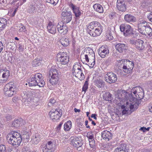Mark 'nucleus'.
<instances>
[{
	"mask_svg": "<svg viewBox=\"0 0 152 152\" xmlns=\"http://www.w3.org/2000/svg\"><path fill=\"white\" fill-rule=\"evenodd\" d=\"M128 95H130L129 94L127 93L125 91L123 90H118L115 95V100L118 102H121L123 100L128 99Z\"/></svg>",
	"mask_w": 152,
	"mask_h": 152,
	"instance_id": "423d86ee",
	"label": "nucleus"
},
{
	"mask_svg": "<svg viewBox=\"0 0 152 152\" xmlns=\"http://www.w3.org/2000/svg\"><path fill=\"white\" fill-rule=\"evenodd\" d=\"M49 149H50L52 152L53 150V142L51 141L48 142L45 145Z\"/></svg>",
	"mask_w": 152,
	"mask_h": 152,
	"instance_id": "3c124183",
	"label": "nucleus"
},
{
	"mask_svg": "<svg viewBox=\"0 0 152 152\" xmlns=\"http://www.w3.org/2000/svg\"><path fill=\"white\" fill-rule=\"evenodd\" d=\"M72 126V122L70 121H67L64 125V129L66 131H68Z\"/></svg>",
	"mask_w": 152,
	"mask_h": 152,
	"instance_id": "58836bf2",
	"label": "nucleus"
},
{
	"mask_svg": "<svg viewBox=\"0 0 152 152\" xmlns=\"http://www.w3.org/2000/svg\"><path fill=\"white\" fill-rule=\"evenodd\" d=\"M88 82L86 81L85 82L84 85L82 88V91H84L85 93L88 88Z\"/></svg>",
	"mask_w": 152,
	"mask_h": 152,
	"instance_id": "5fc2aeb1",
	"label": "nucleus"
},
{
	"mask_svg": "<svg viewBox=\"0 0 152 152\" xmlns=\"http://www.w3.org/2000/svg\"><path fill=\"white\" fill-rule=\"evenodd\" d=\"M20 134L16 132L9 133L7 136V140L8 142L13 145H19L22 140Z\"/></svg>",
	"mask_w": 152,
	"mask_h": 152,
	"instance_id": "f03ea898",
	"label": "nucleus"
},
{
	"mask_svg": "<svg viewBox=\"0 0 152 152\" xmlns=\"http://www.w3.org/2000/svg\"><path fill=\"white\" fill-rule=\"evenodd\" d=\"M3 45L1 42L0 41V53L1 52L3 49Z\"/></svg>",
	"mask_w": 152,
	"mask_h": 152,
	"instance_id": "e2e57ef3",
	"label": "nucleus"
},
{
	"mask_svg": "<svg viewBox=\"0 0 152 152\" xmlns=\"http://www.w3.org/2000/svg\"><path fill=\"white\" fill-rule=\"evenodd\" d=\"M12 118V115H6L3 118V119L5 122H7L11 120Z\"/></svg>",
	"mask_w": 152,
	"mask_h": 152,
	"instance_id": "09e8293b",
	"label": "nucleus"
},
{
	"mask_svg": "<svg viewBox=\"0 0 152 152\" xmlns=\"http://www.w3.org/2000/svg\"><path fill=\"white\" fill-rule=\"evenodd\" d=\"M56 102V101L54 99H51L49 100V103L51 104H53L55 103Z\"/></svg>",
	"mask_w": 152,
	"mask_h": 152,
	"instance_id": "680f3d73",
	"label": "nucleus"
},
{
	"mask_svg": "<svg viewBox=\"0 0 152 152\" xmlns=\"http://www.w3.org/2000/svg\"><path fill=\"white\" fill-rule=\"evenodd\" d=\"M124 19L126 21L128 22H135L136 20L134 16L128 14H126L125 15Z\"/></svg>",
	"mask_w": 152,
	"mask_h": 152,
	"instance_id": "2f4dec72",
	"label": "nucleus"
},
{
	"mask_svg": "<svg viewBox=\"0 0 152 152\" xmlns=\"http://www.w3.org/2000/svg\"><path fill=\"white\" fill-rule=\"evenodd\" d=\"M9 45L10 46H12L10 47V48L11 49H14V48H13V47L15 46V44L14 43L10 42L9 43H8V45Z\"/></svg>",
	"mask_w": 152,
	"mask_h": 152,
	"instance_id": "052dcab7",
	"label": "nucleus"
},
{
	"mask_svg": "<svg viewBox=\"0 0 152 152\" xmlns=\"http://www.w3.org/2000/svg\"><path fill=\"white\" fill-rule=\"evenodd\" d=\"M105 79L107 82L112 83L115 82L117 79V77L115 74L111 72L107 73L105 75Z\"/></svg>",
	"mask_w": 152,
	"mask_h": 152,
	"instance_id": "9d476101",
	"label": "nucleus"
},
{
	"mask_svg": "<svg viewBox=\"0 0 152 152\" xmlns=\"http://www.w3.org/2000/svg\"><path fill=\"white\" fill-rule=\"evenodd\" d=\"M93 7L96 11L99 13H102L103 12V8L99 4H95L94 5Z\"/></svg>",
	"mask_w": 152,
	"mask_h": 152,
	"instance_id": "f704fd0d",
	"label": "nucleus"
},
{
	"mask_svg": "<svg viewBox=\"0 0 152 152\" xmlns=\"http://www.w3.org/2000/svg\"><path fill=\"white\" fill-rule=\"evenodd\" d=\"M130 44L134 45L136 48L139 50H143L145 48L144 42L140 39H131L129 41Z\"/></svg>",
	"mask_w": 152,
	"mask_h": 152,
	"instance_id": "9b49d317",
	"label": "nucleus"
},
{
	"mask_svg": "<svg viewBox=\"0 0 152 152\" xmlns=\"http://www.w3.org/2000/svg\"><path fill=\"white\" fill-rule=\"evenodd\" d=\"M0 152H6V147L4 145H0Z\"/></svg>",
	"mask_w": 152,
	"mask_h": 152,
	"instance_id": "6e6d98bb",
	"label": "nucleus"
},
{
	"mask_svg": "<svg viewBox=\"0 0 152 152\" xmlns=\"http://www.w3.org/2000/svg\"><path fill=\"white\" fill-rule=\"evenodd\" d=\"M131 96L132 98V102L134 103L137 102L138 104L139 102L138 100H141L143 99L144 95V91L142 88L139 86H137L132 88L131 91ZM131 102V100L130 99Z\"/></svg>",
	"mask_w": 152,
	"mask_h": 152,
	"instance_id": "f257e3e1",
	"label": "nucleus"
},
{
	"mask_svg": "<svg viewBox=\"0 0 152 152\" xmlns=\"http://www.w3.org/2000/svg\"><path fill=\"white\" fill-rule=\"evenodd\" d=\"M112 134L109 131L104 130L102 133V137L103 139L109 141L111 138Z\"/></svg>",
	"mask_w": 152,
	"mask_h": 152,
	"instance_id": "c85d7f7f",
	"label": "nucleus"
},
{
	"mask_svg": "<svg viewBox=\"0 0 152 152\" xmlns=\"http://www.w3.org/2000/svg\"><path fill=\"white\" fill-rule=\"evenodd\" d=\"M83 54H85L86 61H89V58H94L95 54L93 50L90 48H86L84 50Z\"/></svg>",
	"mask_w": 152,
	"mask_h": 152,
	"instance_id": "ddd939ff",
	"label": "nucleus"
},
{
	"mask_svg": "<svg viewBox=\"0 0 152 152\" xmlns=\"http://www.w3.org/2000/svg\"><path fill=\"white\" fill-rule=\"evenodd\" d=\"M140 130L142 131L143 132L146 131V128L144 127H141L140 129Z\"/></svg>",
	"mask_w": 152,
	"mask_h": 152,
	"instance_id": "69168bd1",
	"label": "nucleus"
},
{
	"mask_svg": "<svg viewBox=\"0 0 152 152\" xmlns=\"http://www.w3.org/2000/svg\"><path fill=\"white\" fill-rule=\"evenodd\" d=\"M60 42L61 44L64 47H66L69 44V41L66 38H62L61 39Z\"/></svg>",
	"mask_w": 152,
	"mask_h": 152,
	"instance_id": "79ce46f5",
	"label": "nucleus"
},
{
	"mask_svg": "<svg viewBox=\"0 0 152 152\" xmlns=\"http://www.w3.org/2000/svg\"><path fill=\"white\" fill-rule=\"evenodd\" d=\"M57 27L58 32L61 34L64 35L68 31V27L65 24H64V22L62 21L58 22Z\"/></svg>",
	"mask_w": 152,
	"mask_h": 152,
	"instance_id": "4468645a",
	"label": "nucleus"
},
{
	"mask_svg": "<svg viewBox=\"0 0 152 152\" xmlns=\"http://www.w3.org/2000/svg\"><path fill=\"white\" fill-rule=\"evenodd\" d=\"M30 95L28 92H23V93L21 95L22 101L23 102H26V101L29 98Z\"/></svg>",
	"mask_w": 152,
	"mask_h": 152,
	"instance_id": "ea45409f",
	"label": "nucleus"
},
{
	"mask_svg": "<svg viewBox=\"0 0 152 152\" xmlns=\"http://www.w3.org/2000/svg\"><path fill=\"white\" fill-rule=\"evenodd\" d=\"M102 28L99 29L97 28L92 30L87 29V31L91 36L95 37L100 35L102 32Z\"/></svg>",
	"mask_w": 152,
	"mask_h": 152,
	"instance_id": "4be33fe9",
	"label": "nucleus"
},
{
	"mask_svg": "<svg viewBox=\"0 0 152 152\" xmlns=\"http://www.w3.org/2000/svg\"><path fill=\"white\" fill-rule=\"evenodd\" d=\"M49 115L53 121H57L61 116L62 110L60 109H52L49 112Z\"/></svg>",
	"mask_w": 152,
	"mask_h": 152,
	"instance_id": "6e6552de",
	"label": "nucleus"
},
{
	"mask_svg": "<svg viewBox=\"0 0 152 152\" xmlns=\"http://www.w3.org/2000/svg\"><path fill=\"white\" fill-rule=\"evenodd\" d=\"M59 0H46L47 3L55 5L58 3Z\"/></svg>",
	"mask_w": 152,
	"mask_h": 152,
	"instance_id": "864d4df0",
	"label": "nucleus"
},
{
	"mask_svg": "<svg viewBox=\"0 0 152 152\" xmlns=\"http://www.w3.org/2000/svg\"><path fill=\"white\" fill-rule=\"evenodd\" d=\"M42 151L43 152H52L51 150L49 149L45 145L43 147Z\"/></svg>",
	"mask_w": 152,
	"mask_h": 152,
	"instance_id": "bf43d9fd",
	"label": "nucleus"
},
{
	"mask_svg": "<svg viewBox=\"0 0 152 152\" xmlns=\"http://www.w3.org/2000/svg\"><path fill=\"white\" fill-rule=\"evenodd\" d=\"M124 72L126 74L130 73L134 67V64L133 62L126 60L125 66H124Z\"/></svg>",
	"mask_w": 152,
	"mask_h": 152,
	"instance_id": "f3484780",
	"label": "nucleus"
},
{
	"mask_svg": "<svg viewBox=\"0 0 152 152\" xmlns=\"http://www.w3.org/2000/svg\"><path fill=\"white\" fill-rule=\"evenodd\" d=\"M40 135L36 133L32 136L31 142L32 143L37 144L40 140Z\"/></svg>",
	"mask_w": 152,
	"mask_h": 152,
	"instance_id": "7c9ffc66",
	"label": "nucleus"
},
{
	"mask_svg": "<svg viewBox=\"0 0 152 152\" xmlns=\"http://www.w3.org/2000/svg\"><path fill=\"white\" fill-rule=\"evenodd\" d=\"M102 28L101 25L97 21H94L91 22L88 27V29L92 30L93 29Z\"/></svg>",
	"mask_w": 152,
	"mask_h": 152,
	"instance_id": "393cba45",
	"label": "nucleus"
},
{
	"mask_svg": "<svg viewBox=\"0 0 152 152\" xmlns=\"http://www.w3.org/2000/svg\"><path fill=\"white\" fill-rule=\"evenodd\" d=\"M58 61L61 64L67 65L69 58L66 52H59L57 55Z\"/></svg>",
	"mask_w": 152,
	"mask_h": 152,
	"instance_id": "0eeeda50",
	"label": "nucleus"
},
{
	"mask_svg": "<svg viewBox=\"0 0 152 152\" xmlns=\"http://www.w3.org/2000/svg\"><path fill=\"white\" fill-rule=\"evenodd\" d=\"M73 74L74 75L79 78L80 80H83L85 78L84 75L83 73L82 69L77 70V71L73 72Z\"/></svg>",
	"mask_w": 152,
	"mask_h": 152,
	"instance_id": "cd10ccee",
	"label": "nucleus"
},
{
	"mask_svg": "<svg viewBox=\"0 0 152 152\" xmlns=\"http://www.w3.org/2000/svg\"><path fill=\"white\" fill-rule=\"evenodd\" d=\"M47 28L48 31L52 34H55L56 31V28L55 26L53 25L52 23L49 21L48 23Z\"/></svg>",
	"mask_w": 152,
	"mask_h": 152,
	"instance_id": "bb28decb",
	"label": "nucleus"
},
{
	"mask_svg": "<svg viewBox=\"0 0 152 152\" xmlns=\"http://www.w3.org/2000/svg\"><path fill=\"white\" fill-rule=\"evenodd\" d=\"M71 144L76 148L77 150L81 151L83 149V142L82 140L78 137H75L72 139L71 142Z\"/></svg>",
	"mask_w": 152,
	"mask_h": 152,
	"instance_id": "2eb2a0df",
	"label": "nucleus"
},
{
	"mask_svg": "<svg viewBox=\"0 0 152 152\" xmlns=\"http://www.w3.org/2000/svg\"><path fill=\"white\" fill-rule=\"evenodd\" d=\"M81 64L79 63H75L73 66L72 70L73 72L77 71V70H81Z\"/></svg>",
	"mask_w": 152,
	"mask_h": 152,
	"instance_id": "4c0bfd02",
	"label": "nucleus"
},
{
	"mask_svg": "<svg viewBox=\"0 0 152 152\" xmlns=\"http://www.w3.org/2000/svg\"><path fill=\"white\" fill-rule=\"evenodd\" d=\"M22 133V135H21L20 137L22 138V140H24V141L25 142H28L31 133L27 131H23Z\"/></svg>",
	"mask_w": 152,
	"mask_h": 152,
	"instance_id": "c756f323",
	"label": "nucleus"
},
{
	"mask_svg": "<svg viewBox=\"0 0 152 152\" xmlns=\"http://www.w3.org/2000/svg\"><path fill=\"white\" fill-rule=\"evenodd\" d=\"M148 18L150 21L152 22V15L148 16Z\"/></svg>",
	"mask_w": 152,
	"mask_h": 152,
	"instance_id": "774afa93",
	"label": "nucleus"
},
{
	"mask_svg": "<svg viewBox=\"0 0 152 152\" xmlns=\"http://www.w3.org/2000/svg\"><path fill=\"white\" fill-rule=\"evenodd\" d=\"M96 114H93L91 115V117L92 118H94V119L96 120L97 118L96 117Z\"/></svg>",
	"mask_w": 152,
	"mask_h": 152,
	"instance_id": "338daca9",
	"label": "nucleus"
},
{
	"mask_svg": "<svg viewBox=\"0 0 152 152\" xmlns=\"http://www.w3.org/2000/svg\"><path fill=\"white\" fill-rule=\"evenodd\" d=\"M26 123L25 121L21 118L15 120L12 122L11 126L12 127L18 128L22 125H25Z\"/></svg>",
	"mask_w": 152,
	"mask_h": 152,
	"instance_id": "5701e85b",
	"label": "nucleus"
},
{
	"mask_svg": "<svg viewBox=\"0 0 152 152\" xmlns=\"http://www.w3.org/2000/svg\"><path fill=\"white\" fill-rule=\"evenodd\" d=\"M28 84L30 86H38V84L37 80L34 78L32 75L28 80Z\"/></svg>",
	"mask_w": 152,
	"mask_h": 152,
	"instance_id": "473e14b6",
	"label": "nucleus"
},
{
	"mask_svg": "<svg viewBox=\"0 0 152 152\" xmlns=\"http://www.w3.org/2000/svg\"><path fill=\"white\" fill-rule=\"evenodd\" d=\"M103 98L107 101H111L112 99V95L109 92H107L103 95Z\"/></svg>",
	"mask_w": 152,
	"mask_h": 152,
	"instance_id": "37998d69",
	"label": "nucleus"
},
{
	"mask_svg": "<svg viewBox=\"0 0 152 152\" xmlns=\"http://www.w3.org/2000/svg\"><path fill=\"white\" fill-rule=\"evenodd\" d=\"M56 69L52 68L48 74L49 82L52 85H56L58 81V75L59 73Z\"/></svg>",
	"mask_w": 152,
	"mask_h": 152,
	"instance_id": "20e7f679",
	"label": "nucleus"
},
{
	"mask_svg": "<svg viewBox=\"0 0 152 152\" xmlns=\"http://www.w3.org/2000/svg\"><path fill=\"white\" fill-rule=\"evenodd\" d=\"M147 26V23L145 21H142L138 24V29L140 33L142 34L146 35V29Z\"/></svg>",
	"mask_w": 152,
	"mask_h": 152,
	"instance_id": "6ab92c4d",
	"label": "nucleus"
},
{
	"mask_svg": "<svg viewBox=\"0 0 152 152\" xmlns=\"http://www.w3.org/2000/svg\"><path fill=\"white\" fill-rule=\"evenodd\" d=\"M18 50L20 52H23V51L24 48V46L23 44H19L18 45Z\"/></svg>",
	"mask_w": 152,
	"mask_h": 152,
	"instance_id": "13d9d810",
	"label": "nucleus"
},
{
	"mask_svg": "<svg viewBox=\"0 0 152 152\" xmlns=\"http://www.w3.org/2000/svg\"><path fill=\"white\" fill-rule=\"evenodd\" d=\"M89 62V64L90 65V67L92 68L95 64V58H89V61H87Z\"/></svg>",
	"mask_w": 152,
	"mask_h": 152,
	"instance_id": "de8ad7c7",
	"label": "nucleus"
},
{
	"mask_svg": "<svg viewBox=\"0 0 152 152\" xmlns=\"http://www.w3.org/2000/svg\"><path fill=\"white\" fill-rule=\"evenodd\" d=\"M32 76L34 78L37 80L39 87H43L45 85V83L42 78V75L39 73H37L32 74Z\"/></svg>",
	"mask_w": 152,
	"mask_h": 152,
	"instance_id": "dca6fc26",
	"label": "nucleus"
},
{
	"mask_svg": "<svg viewBox=\"0 0 152 152\" xmlns=\"http://www.w3.org/2000/svg\"><path fill=\"white\" fill-rule=\"evenodd\" d=\"M21 26H22L20 27V26H19L20 29H19V31L20 32H25V31H26V28L24 26H23V25L22 23L20 24Z\"/></svg>",
	"mask_w": 152,
	"mask_h": 152,
	"instance_id": "4d7b16f0",
	"label": "nucleus"
},
{
	"mask_svg": "<svg viewBox=\"0 0 152 152\" xmlns=\"http://www.w3.org/2000/svg\"><path fill=\"white\" fill-rule=\"evenodd\" d=\"M41 64V63L39 60L37 59L34 60L32 63V65L33 67L37 66L40 65Z\"/></svg>",
	"mask_w": 152,
	"mask_h": 152,
	"instance_id": "a18cd8bd",
	"label": "nucleus"
},
{
	"mask_svg": "<svg viewBox=\"0 0 152 152\" xmlns=\"http://www.w3.org/2000/svg\"><path fill=\"white\" fill-rule=\"evenodd\" d=\"M126 7L124 0H117V7L119 11L122 12H125L126 10Z\"/></svg>",
	"mask_w": 152,
	"mask_h": 152,
	"instance_id": "aec40b11",
	"label": "nucleus"
},
{
	"mask_svg": "<svg viewBox=\"0 0 152 152\" xmlns=\"http://www.w3.org/2000/svg\"><path fill=\"white\" fill-rule=\"evenodd\" d=\"M114 33L113 31L111 32V31L110 30L107 31L106 33V36L109 40H112L113 39V35Z\"/></svg>",
	"mask_w": 152,
	"mask_h": 152,
	"instance_id": "c03bdc74",
	"label": "nucleus"
},
{
	"mask_svg": "<svg viewBox=\"0 0 152 152\" xmlns=\"http://www.w3.org/2000/svg\"><path fill=\"white\" fill-rule=\"evenodd\" d=\"M95 85L99 88L104 87L105 84L104 83L102 80H97L95 82Z\"/></svg>",
	"mask_w": 152,
	"mask_h": 152,
	"instance_id": "a19ab883",
	"label": "nucleus"
},
{
	"mask_svg": "<svg viewBox=\"0 0 152 152\" xmlns=\"http://www.w3.org/2000/svg\"><path fill=\"white\" fill-rule=\"evenodd\" d=\"M98 53L101 57L104 58L106 55L109 54V50L106 46H103L99 48Z\"/></svg>",
	"mask_w": 152,
	"mask_h": 152,
	"instance_id": "a211bd4d",
	"label": "nucleus"
},
{
	"mask_svg": "<svg viewBox=\"0 0 152 152\" xmlns=\"http://www.w3.org/2000/svg\"><path fill=\"white\" fill-rule=\"evenodd\" d=\"M125 45L124 44L118 43L115 45V48L118 52L122 53L125 48Z\"/></svg>",
	"mask_w": 152,
	"mask_h": 152,
	"instance_id": "72a5a7b5",
	"label": "nucleus"
},
{
	"mask_svg": "<svg viewBox=\"0 0 152 152\" xmlns=\"http://www.w3.org/2000/svg\"><path fill=\"white\" fill-rule=\"evenodd\" d=\"M86 136L88 138L89 145L91 148H93L95 147V141L94 139V135L92 132H88Z\"/></svg>",
	"mask_w": 152,
	"mask_h": 152,
	"instance_id": "412c9836",
	"label": "nucleus"
},
{
	"mask_svg": "<svg viewBox=\"0 0 152 152\" xmlns=\"http://www.w3.org/2000/svg\"><path fill=\"white\" fill-rule=\"evenodd\" d=\"M63 123L62 122H61L58 126L57 127V129L58 130H59L60 129L61 126L62 125Z\"/></svg>",
	"mask_w": 152,
	"mask_h": 152,
	"instance_id": "0e129e2a",
	"label": "nucleus"
},
{
	"mask_svg": "<svg viewBox=\"0 0 152 152\" xmlns=\"http://www.w3.org/2000/svg\"><path fill=\"white\" fill-rule=\"evenodd\" d=\"M4 94L7 97H10L15 94L16 92L14 87L10 83L6 85L4 88Z\"/></svg>",
	"mask_w": 152,
	"mask_h": 152,
	"instance_id": "1a4fd4ad",
	"label": "nucleus"
},
{
	"mask_svg": "<svg viewBox=\"0 0 152 152\" xmlns=\"http://www.w3.org/2000/svg\"><path fill=\"white\" fill-rule=\"evenodd\" d=\"M69 6V7L72 9L76 17H78L80 15L81 12L78 7L72 3L70 4Z\"/></svg>",
	"mask_w": 152,
	"mask_h": 152,
	"instance_id": "a878e982",
	"label": "nucleus"
},
{
	"mask_svg": "<svg viewBox=\"0 0 152 152\" xmlns=\"http://www.w3.org/2000/svg\"><path fill=\"white\" fill-rule=\"evenodd\" d=\"M126 105L125 106L124 105L121 106V108L124 109L122 113V114H128L130 111L132 112L134 111L138 107V104L137 102L134 103L131 102L129 103L127 101H126Z\"/></svg>",
	"mask_w": 152,
	"mask_h": 152,
	"instance_id": "7ed1b4c3",
	"label": "nucleus"
},
{
	"mask_svg": "<svg viewBox=\"0 0 152 152\" xmlns=\"http://www.w3.org/2000/svg\"><path fill=\"white\" fill-rule=\"evenodd\" d=\"M120 28L121 31L123 32L125 37H132L134 33L133 28L129 25L123 24L121 25Z\"/></svg>",
	"mask_w": 152,
	"mask_h": 152,
	"instance_id": "39448f33",
	"label": "nucleus"
},
{
	"mask_svg": "<svg viewBox=\"0 0 152 152\" xmlns=\"http://www.w3.org/2000/svg\"><path fill=\"white\" fill-rule=\"evenodd\" d=\"M49 149H50L52 152L53 150V142L51 141L48 142L45 145Z\"/></svg>",
	"mask_w": 152,
	"mask_h": 152,
	"instance_id": "8fccbe9b",
	"label": "nucleus"
},
{
	"mask_svg": "<svg viewBox=\"0 0 152 152\" xmlns=\"http://www.w3.org/2000/svg\"><path fill=\"white\" fill-rule=\"evenodd\" d=\"M126 60L124 59L121 60H119L118 62V66L119 69L120 70H123L124 72V66H125Z\"/></svg>",
	"mask_w": 152,
	"mask_h": 152,
	"instance_id": "e433bc0d",
	"label": "nucleus"
},
{
	"mask_svg": "<svg viewBox=\"0 0 152 152\" xmlns=\"http://www.w3.org/2000/svg\"><path fill=\"white\" fill-rule=\"evenodd\" d=\"M62 18L63 19L64 22L68 23L72 19V13L70 11L64 10L61 13Z\"/></svg>",
	"mask_w": 152,
	"mask_h": 152,
	"instance_id": "f8f14e48",
	"label": "nucleus"
},
{
	"mask_svg": "<svg viewBox=\"0 0 152 152\" xmlns=\"http://www.w3.org/2000/svg\"><path fill=\"white\" fill-rule=\"evenodd\" d=\"M129 145L125 144H121L120 147L116 148L114 152H128Z\"/></svg>",
	"mask_w": 152,
	"mask_h": 152,
	"instance_id": "b1692460",
	"label": "nucleus"
},
{
	"mask_svg": "<svg viewBox=\"0 0 152 152\" xmlns=\"http://www.w3.org/2000/svg\"><path fill=\"white\" fill-rule=\"evenodd\" d=\"M145 31L146 35L148 34L150 36H151L152 35V29L150 26L147 25Z\"/></svg>",
	"mask_w": 152,
	"mask_h": 152,
	"instance_id": "49530a36",
	"label": "nucleus"
},
{
	"mask_svg": "<svg viewBox=\"0 0 152 152\" xmlns=\"http://www.w3.org/2000/svg\"><path fill=\"white\" fill-rule=\"evenodd\" d=\"M37 9L34 6H32L28 9L27 11L30 14H33L36 11Z\"/></svg>",
	"mask_w": 152,
	"mask_h": 152,
	"instance_id": "603ef678",
	"label": "nucleus"
},
{
	"mask_svg": "<svg viewBox=\"0 0 152 152\" xmlns=\"http://www.w3.org/2000/svg\"><path fill=\"white\" fill-rule=\"evenodd\" d=\"M7 25V20L4 18H0V31L6 26Z\"/></svg>",
	"mask_w": 152,
	"mask_h": 152,
	"instance_id": "c9c22d12",
	"label": "nucleus"
}]
</instances>
